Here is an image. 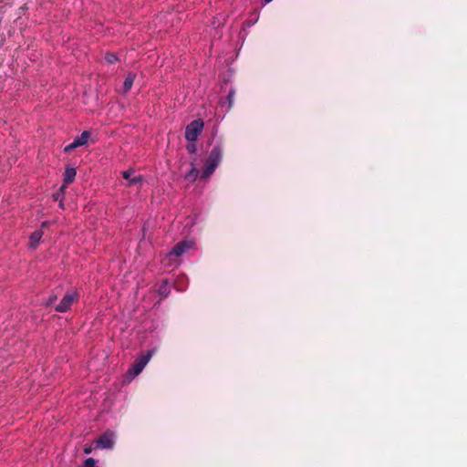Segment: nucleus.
Returning <instances> with one entry per match:
<instances>
[{
  "instance_id": "1",
  "label": "nucleus",
  "mask_w": 467,
  "mask_h": 467,
  "mask_svg": "<svg viewBox=\"0 0 467 467\" xmlns=\"http://www.w3.org/2000/svg\"><path fill=\"white\" fill-rule=\"evenodd\" d=\"M223 153V148L219 144L215 145L212 149L205 161L204 169L201 176L202 178L208 179L213 173V171H215V169L222 161Z\"/></svg>"
},
{
  "instance_id": "2",
  "label": "nucleus",
  "mask_w": 467,
  "mask_h": 467,
  "mask_svg": "<svg viewBox=\"0 0 467 467\" xmlns=\"http://www.w3.org/2000/svg\"><path fill=\"white\" fill-rule=\"evenodd\" d=\"M204 127V122L201 119H197L190 122L185 128V139L190 142H195L201 135Z\"/></svg>"
},
{
  "instance_id": "3",
  "label": "nucleus",
  "mask_w": 467,
  "mask_h": 467,
  "mask_svg": "<svg viewBox=\"0 0 467 467\" xmlns=\"http://www.w3.org/2000/svg\"><path fill=\"white\" fill-rule=\"evenodd\" d=\"M78 300V294L75 291L67 292L59 304L55 306L57 312L64 313L67 312L73 303Z\"/></svg>"
},
{
  "instance_id": "4",
  "label": "nucleus",
  "mask_w": 467,
  "mask_h": 467,
  "mask_svg": "<svg viewBox=\"0 0 467 467\" xmlns=\"http://www.w3.org/2000/svg\"><path fill=\"white\" fill-rule=\"evenodd\" d=\"M152 355V351L149 350L145 355L140 356L137 358L130 368L128 370V374L132 377L138 376L145 368L147 363L150 361Z\"/></svg>"
},
{
  "instance_id": "5",
  "label": "nucleus",
  "mask_w": 467,
  "mask_h": 467,
  "mask_svg": "<svg viewBox=\"0 0 467 467\" xmlns=\"http://www.w3.org/2000/svg\"><path fill=\"white\" fill-rule=\"evenodd\" d=\"M96 445L100 449H111L114 446V433L111 431H105L96 440Z\"/></svg>"
},
{
  "instance_id": "6",
  "label": "nucleus",
  "mask_w": 467,
  "mask_h": 467,
  "mask_svg": "<svg viewBox=\"0 0 467 467\" xmlns=\"http://www.w3.org/2000/svg\"><path fill=\"white\" fill-rule=\"evenodd\" d=\"M89 136H90V133L88 131H87V130L83 131L80 134V136H78L77 138H75L74 140L70 144L66 146L64 150L66 152H69L78 147L85 145L88 142Z\"/></svg>"
},
{
  "instance_id": "7",
  "label": "nucleus",
  "mask_w": 467,
  "mask_h": 467,
  "mask_svg": "<svg viewBox=\"0 0 467 467\" xmlns=\"http://www.w3.org/2000/svg\"><path fill=\"white\" fill-rule=\"evenodd\" d=\"M77 175V171L72 167H66L65 172L63 175V184L60 187V191L64 192L65 189L74 182Z\"/></svg>"
},
{
  "instance_id": "8",
  "label": "nucleus",
  "mask_w": 467,
  "mask_h": 467,
  "mask_svg": "<svg viewBox=\"0 0 467 467\" xmlns=\"http://www.w3.org/2000/svg\"><path fill=\"white\" fill-rule=\"evenodd\" d=\"M135 171L132 169H129L122 172L124 179L128 180V186L138 185L142 182V177L140 175H134Z\"/></svg>"
},
{
  "instance_id": "9",
  "label": "nucleus",
  "mask_w": 467,
  "mask_h": 467,
  "mask_svg": "<svg viewBox=\"0 0 467 467\" xmlns=\"http://www.w3.org/2000/svg\"><path fill=\"white\" fill-rule=\"evenodd\" d=\"M189 247L190 244L187 242H180L172 248L171 255L181 256L189 249Z\"/></svg>"
},
{
  "instance_id": "10",
  "label": "nucleus",
  "mask_w": 467,
  "mask_h": 467,
  "mask_svg": "<svg viewBox=\"0 0 467 467\" xmlns=\"http://www.w3.org/2000/svg\"><path fill=\"white\" fill-rule=\"evenodd\" d=\"M42 236H43V232L41 230H36V231L33 232L30 235V241H29L30 247L34 248V249L36 248Z\"/></svg>"
},
{
  "instance_id": "11",
  "label": "nucleus",
  "mask_w": 467,
  "mask_h": 467,
  "mask_svg": "<svg viewBox=\"0 0 467 467\" xmlns=\"http://www.w3.org/2000/svg\"><path fill=\"white\" fill-rule=\"evenodd\" d=\"M134 79H135V75L132 73H129V75L126 77L124 83H123V91L125 93L128 92L131 88Z\"/></svg>"
},
{
  "instance_id": "12",
  "label": "nucleus",
  "mask_w": 467,
  "mask_h": 467,
  "mask_svg": "<svg viewBox=\"0 0 467 467\" xmlns=\"http://www.w3.org/2000/svg\"><path fill=\"white\" fill-rule=\"evenodd\" d=\"M199 175V171L193 165H192L191 170L186 173L185 179L190 182H194Z\"/></svg>"
},
{
  "instance_id": "13",
  "label": "nucleus",
  "mask_w": 467,
  "mask_h": 467,
  "mask_svg": "<svg viewBox=\"0 0 467 467\" xmlns=\"http://www.w3.org/2000/svg\"><path fill=\"white\" fill-rule=\"evenodd\" d=\"M57 300V295L55 293H52L48 298L43 303L45 306H52L56 301Z\"/></svg>"
},
{
  "instance_id": "14",
  "label": "nucleus",
  "mask_w": 467,
  "mask_h": 467,
  "mask_svg": "<svg viewBox=\"0 0 467 467\" xmlns=\"http://www.w3.org/2000/svg\"><path fill=\"white\" fill-rule=\"evenodd\" d=\"M83 467H98L96 464V461L93 458H88L84 462Z\"/></svg>"
},
{
  "instance_id": "15",
  "label": "nucleus",
  "mask_w": 467,
  "mask_h": 467,
  "mask_svg": "<svg viewBox=\"0 0 467 467\" xmlns=\"http://www.w3.org/2000/svg\"><path fill=\"white\" fill-rule=\"evenodd\" d=\"M105 58L110 64L115 63L118 60L117 56L112 53L107 54Z\"/></svg>"
},
{
  "instance_id": "16",
  "label": "nucleus",
  "mask_w": 467,
  "mask_h": 467,
  "mask_svg": "<svg viewBox=\"0 0 467 467\" xmlns=\"http://www.w3.org/2000/svg\"><path fill=\"white\" fill-rule=\"evenodd\" d=\"M186 149L189 153H194L196 151V145L194 142H191L186 146Z\"/></svg>"
},
{
  "instance_id": "17",
  "label": "nucleus",
  "mask_w": 467,
  "mask_h": 467,
  "mask_svg": "<svg viewBox=\"0 0 467 467\" xmlns=\"http://www.w3.org/2000/svg\"><path fill=\"white\" fill-rule=\"evenodd\" d=\"M227 99H228L229 105L232 106L234 104V90L229 91Z\"/></svg>"
},
{
  "instance_id": "18",
  "label": "nucleus",
  "mask_w": 467,
  "mask_h": 467,
  "mask_svg": "<svg viewBox=\"0 0 467 467\" xmlns=\"http://www.w3.org/2000/svg\"><path fill=\"white\" fill-rule=\"evenodd\" d=\"M83 451H84V453H86V454H89V453H91V451H92V445H90V444H86V445L84 446Z\"/></svg>"
},
{
  "instance_id": "19",
  "label": "nucleus",
  "mask_w": 467,
  "mask_h": 467,
  "mask_svg": "<svg viewBox=\"0 0 467 467\" xmlns=\"http://www.w3.org/2000/svg\"><path fill=\"white\" fill-rule=\"evenodd\" d=\"M62 194H63V192H61V191L59 190V192H56V193H54V194H53V198H54V200H55V201H60V200H62V197H61V196H62Z\"/></svg>"
},
{
  "instance_id": "20",
  "label": "nucleus",
  "mask_w": 467,
  "mask_h": 467,
  "mask_svg": "<svg viewBox=\"0 0 467 467\" xmlns=\"http://www.w3.org/2000/svg\"><path fill=\"white\" fill-rule=\"evenodd\" d=\"M59 206H60L61 208H64V204H63L62 200H60V201H59Z\"/></svg>"
},
{
  "instance_id": "21",
  "label": "nucleus",
  "mask_w": 467,
  "mask_h": 467,
  "mask_svg": "<svg viewBox=\"0 0 467 467\" xmlns=\"http://www.w3.org/2000/svg\"><path fill=\"white\" fill-rule=\"evenodd\" d=\"M47 222H43V223H42V227H45V226H47Z\"/></svg>"
},
{
  "instance_id": "22",
  "label": "nucleus",
  "mask_w": 467,
  "mask_h": 467,
  "mask_svg": "<svg viewBox=\"0 0 467 467\" xmlns=\"http://www.w3.org/2000/svg\"><path fill=\"white\" fill-rule=\"evenodd\" d=\"M265 1L266 3H269V2H271L272 0H265Z\"/></svg>"
}]
</instances>
